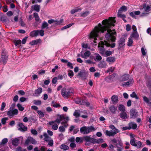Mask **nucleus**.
<instances>
[{
  "label": "nucleus",
  "mask_w": 151,
  "mask_h": 151,
  "mask_svg": "<svg viewBox=\"0 0 151 151\" xmlns=\"http://www.w3.org/2000/svg\"><path fill=\"white\" fill-rule=\"evenodd\" d=\"M114 17H110L108 19L104 20L102 22V24L99 23L98 26H96L94 29L90 34V38H94V42H96V38L98 37L99 33H104V31H107V32L105 35V38L107 40H104V42L101 41L99 44L98 47L99 50V53L103 55L105 51L104 47V45L106 47H111V48L115 47V44L114 43L111 44V42L115 41L116 38L115 35L116 32L114 30H111L110 28L112 26H114V24L116 22Z\"/></svg>",
  "instance_id": "obj_1"
},
{
  "label": "nucleus",
  "mask_w": 151,
  "mask_h": 151,
  "mask_svg": "<svg viewBox=\"0 0 151 151\" xmlns=\"http://www.w3.org/2000/svg\"><path fill=\"white\" fill-rule=\"evenodd\" d=\"M109 127L112 129V130L109 131L106 130V131L105 133L107 136L109 137L113 136L120 132L119 130L116 128L113 125H110Z\"/></svg>",
  "instance_id": "obj_2"
},
{
  "label": "nucleus",
  "mask_w": 151,
  "mask_h": 151,
  "mask_svg": "<svg viewBox=\"0 0 151 151\" xmlns=\"http://www.w3.org/2000/svg\"><path fill=\"white\" fill-rule=\"evenodd\" d=\"M96 129L93 126L86 127L84 126L80 129V131L81 133L86 134L91 132H93Z\"/></svg>",
  "instance_id": "obj_3"
},
{
  "label": "nucleus",
  "mask_w": 151,
  "mask_h": 151,
  "mask_svg": "<svg viewBox=\"0 0 151 151\" xmlns=\"http://www.w3.org/2000/svg\"><path fill=\"white\" fill-rule=\"evenodd\" d=\"M69 120V118L68 116L65 117L63 115H61L58 117L54 121L55 123L57 122L60 123L61 122L62 123L65 124L67 123Z\"/></svg>",
  "instance_id": "obj_4"
},
{
  "label": "nucleus",
  "mask_w": 151,
  "mask_h": 151,
  "mask_svg": "<svg viewBox=\"0 0 151 151\" xmlns=\"http://www.w3.org/2000/svg\"><path fill=\"white\" fill-rule=\"evenodd\" d=\"M61 93L63 97L66 98L72 95L73 93L70 90L64 88L62 89L61 91Z\"/></svg>",
  "instance_id": "obj_5"
},
{
  "label": "nucleus",
  "mask_w": 151,
  "mask_h": 151,
  "mask_svg": "<svg viewBox=\"0 0 151 151\" xmlns=\"http://www.w3.org/2000/svg\"><path fill=\"white\" fill-rule=\"evenodd\" d=\"M131 144L133 146L136 147L137 148H140L141 147L142 143L140 141H136L134 139H131L130 141Z\"/></svg>",
  "instance_id": "obj_6"
},
{
  "label": "nucleus",
  "mask_w": 151,
  "mask_h": 151,
  "mask_svg": "<svg viewBox=\"0 0 151 151\" xmlns=\"http://www.w3.org/2000/svg\"><path fill=\"white\" fill-rule=\"evenodd\" d=\"M18 113V110L16 109H10L7 111V115L10 117H12L14 115H17Z\"/></svg>",
  "instance_id": "obj_7"
},
{
  "label": "nucleus",
  "mask_w": 151,
  "mask_h": 151,
  "mask_svg": "<svg viewBox=\"0 0 151 151\" xmlns=\"http://www.w3.org/2000/svg\"><path fill=\"white\" fill-rule=\"evenodd\" d=\"M133 79L132 78H130L127 82L123 83L122 86L123 87H129L131 86L133 83Z\"/></svg>",
  "instance_id": "obj_8"
},
{
  "label": "nucleus",
  "mask_w": 151,
  "mask_h": 151,
  "mask_svg": "<svg viewBox=\"0 0 151 151\" xmlns=\"http://www.w3.org/2000/svg\"><path fill=\"white\" fill-rule=\"evenodd\" d=\"M90 55L91 52L90 51H86L84 53H83L82 51L81 52V57L85 59H87Z\"/></svg>",
  "instance_id": "obj_9"
},
{
  "label": "nucleus",
  "mask_w": 151,
  "mask_h": 151,
  "mask_svg": "<svg viewBox=\"0 0 151 151\" xmlns=\"http://www.w3.org/2000/svg\"><path fill=\"white\" fill-rule=\"evenodd\" d=\"M18 126L19 127L18 130L24 132L26 131L27 129V127H25L22 123L19 124Z\"/></svg>",
  "instance_id": "obj_10"
},
{
  "label": "nucleus",
  "mask_w": 151,
  "mask_h": 151,
  "mask_svg": "<svg viewBox=\"0 0 151 151\" xmlns=\"http://www.w3.org/2000/svg\"><path fill=\"white\" fill-rule=\"evenodd\" d=\"M62 22V20H60L59 21H58L52 19H49L48 21V22L49 24L54 23L56 25L60 24Z\"/></svg>",
  "instance_id": "obj_11"
},
{
  "label": "nucleus",
  "mask_w": 151,
  "mask_h": 151,
  "mask_svg": "<svg viewBox=\"0 0 151 151\" xmlns=\"http://www.w3.org/2000/svg\"><path fill=\"white\" fill-rule=\"evenodd\" d=\"M130 37L136 40H138L139 38V35L137 32H132Z\"/></svg>",
  "instance_id": "obj_12"
},
{
  "label": "nucleus",
  "mask_w": 151,
  "mask_h": 151,
  "mask_svg": "<svg viewBox=\"0 0 151 151\" xmlns=\"http://www.w3.org/2000/svg\"><path fill=\"white\" fill-rule=\"evenodd\" d=\"M107 65L105 62L101 61L98 65V67L100 68H105L107 67Z\"/></svg>",
  "instance_id": "obj_13"
},
{
  "label": "nucleus",
  "mask_w": 151,
  "mask_h": 151,
  "mask_svg": "<svg viewBox=\"0 0 151 151\" xmlns=\"http://www.w3.org/2000/svg\"><path fill=\"white\" fill-rule=\"evenodd\" d=\"M130 114L131 118H135L137 117L138 116L137 113L136 112L134 109H131L130 111Z\"/></svg>",
  "instance_id": "obj_14"
},
{
  "label": "nucleus",
  "mask_w": 151,
  "mask_h": 151,
  "mask_svg": "<svg viewBox=\"0 0 151 151\" xmlns=\"http://www.w3.org/2000/svg\"><path fill=\"white\" fill-rule=\"evenodd\" d=\"M1 56V59L0 60V62L3 61L4 63H5L7 60L8 56L4 52L2 53Z\"/></svg>",
  "instance_id": "obj_15"
},
{
  "label": "nucleus",
  "mask_w": 151,
  "mask_h": 151,
  "mask_svg": "<svg viewBox=\"0 0 151 151\" xmlns=\"http://www.w3.org/2000/svg\"><path fill=\"white\" fill-rule=\"evenodd\" d=\"M49 124L52 126V128L54 130H56L58 128V125L55 123L54 122L52 121L49 122Z\"/></svg>",
  "instance_id": "obj_16"
},
{
  "label": "nucleus",
  "mask_w": 151,
  "mask_h": 151,
  "mask_svg": "<svg viewBox=\"0 0 151 151\" xmlns=\"http://www.w3.org/2000/svg\"><path fill=\"white\" fill-rule=\"evenodd\" d=\"M118 96L116 95H113L111 98L112 103L114 104H117L118 101Z\"/></svg>",
  "instance_id": "obj_17"
},
{
  "label": "nucleus",
  "mask_w": 151,
  "mask_h": 151,
  "mask_svg": "<svg viewBox=\"0 0 151 151\" xmlns=\"http://www.w3.org/2000/svg\"><path fill=\"white\" fill-rule=\"evenodd\" d=\"M42 92V89L41 88H39L36 89L34 94V95L35 96H38Z\"/></svg>",
  "instance_id": "obj_18"
},
{
  "label": "nucleus",
  "mask_w": 151,
  "mask_h": 151,
  "mask_svg": "<svg viewBox=\"0 0 151 151\" xmlns=\"http://www.w3.org/2000/svg\"><path fill=\"white\" fill-rule=\"evenodd\" d=\"M109 109L110 111L113 114H115L116 113L117 109V107L114 106V105H111L109 107Z\"/></svg>",
  "instance_id": "obj_19"
},
{
  "label": "nucleus",
  "mask_w": 151,
  "mask_h": 151,
  "mask_svg": "<svg viewBox=\"0 0 151 151\" xmlns=\"http://www.w3.org/2000/svg\"><path fill=\"white\" fill-rule=\"evenodd\" d=\"M125 40L124 38H121L118 42L119 45L120 47H123L125 45Z\"/></svg>",
  "instance_id": "obj_20"
},
{
  "label": "nucleus",
  "mask_w": 151,
  "mask_h": 151,
  "mask_svg": "<svg viewBox=\"0 0 151 151\" xmlns=\"http://www.w3.org/2000/svg\"><path fill=\"white\" fill-rule=\"evenodd\" d=\"M129 75H125L123 76L120 78V80L122 81H125L128 80L129 78Z\"/></svg>",
  "instance_id": "obj_21"
},
{
  "label": "nucleus",
  "mask_w": 151,
  "mask_h": 151,
  "mask_svg": "<svg viewBox=\"0 0 151 151\" xmlns=\"http://www.w3.org/2000/svg\"><path fill=\"white\" fill-rule=\"evenodd\" d=\"M143 8L146 13H143L141 15V16L145 15V14H147V13L150 11V7L149 6H147L145 7H144Z\"/></svg>",
  "instance_id": "obj_22"
},
{
  "label": "nucleus",
  "mask_w": 151,
  "mask_h": 151,
  "mask_svg": "<svg viewBox=\"0 0 151 151\" xmlns=\"http://www.w3.org/2000/svg\"><path fill=\"white\" fill-rule=\"evenodd\" d=\"M129 126L131 127V129H134L137 128V124L134 122H131L129 123Z\"/></svg>",
  "instance_id": "obj_23"
},
{
  "label": "nucleus",
  "mask_w": 151,
  "mask_h": 151,
  "mask_svg": "<svg viewBox=\"0 0 151 151\" xmlns=\"http://www.w3.org/2000/svg\"><path fill=\"white\" fill-rule=\"evenodd\" d=\"M106 61L110 63L114 62L115 61V58L114 57H108L106 58Z\"/></svg>",
  "instance_id": "obj_24"
},
{
  "label": "nucleus",
  "mask_w": 151,
  "mask_h": 151,
  "mask_svg": "<svg viewBox=\"0 0 151 151\" xmlns=\"http://www.w3.org/2000/svg\"><path fill=\"white\" fill-rule=\"evenodd\" d=\"M30 35L31 37H37L38 35V30H34L31 32L30 33Z\"/></svg>",
  "instance_id": "obj_25"
},
{
  "label": "nucleus",
  "mask_w": 151,
  "mask_h": 151,
  "mask_svg": "<svg viewBox=\"0 0 151 151\" xmlns=\"http://www.w3.org/2000/svg\"><path fill=\"white\" fill-rule=\"evenodd\" d=\"M121 118L123 119H126L128 118V116L126 112H122L120 114Z\"/></svg>",
  "instance_id": "obj_26"
},
{
  "label": "nucleus",
  "mask_w": 151,
  "mask_h": 151,
  "mask_svg": "<svg viewBox=\"0 0 151 151\" xmlns=\"http://www.w3.org/2000/svg\"><path fill=\"white\" fill-rule=\"evenodd\" d=\"M41 42V40L39 39L32 41L30 42L29 44L31 45H36L38 43H40Z\"/></svg>",
  "instance_id": "obj_27"
},
{
  "label": "nucleus",
  "mask_w": 151,
  "mask_h": 151,
  "mask_svg": "<svg viewBox=\"0 0 151 151\" xmlns=\"http://www.w3.org/2000/svg\"><path fill=\"white\" fill-rule=\"evenodd\" d=\"M19 139L17 138H15L12 141V143L13 145L17 146L19 143Z\"/></svg>",
  "instance_id": "obj_28"
},
{
  "label": "nucleus",
  "mask_w": 151,
  "mask_h": 151,
  "mask_svg": "<svg viewBox=\"0 0 151 151\" xmlns=\"http://www.w3.org/2000/svg\"><path fill=\"white\" fill-rule=\"evenodd\" d=\"M48 24L47 22L45 21H44L43 22L42 24L41 28L42 29H44L45 28H48Z\"/></svg>",
  "instance_id": "obj_29"
},
{
  "label": "nucleus",
  "mask_w": 151,
  "mask_h": 151,
  "mask_svg": "<svg viewBox=\"0 0 151 151\" xmlns=\"http://www.w3.org/2000/svg\"><path fill=\"white\" fill-rule=\"evenodd\" d=\"M121 13V12H118L117 14L118 17L121 18L125 22H126V21L124 19V18L126 17V16L124 14H122Z\"/></svg>",
  "instance_id": "obj_30"
},
{
  "label": "nucleus",
  "mask_w": 151,
  "mask_h": 151,
  "mask_svg": "<svg viewBox=\"0 0 151 151\" xmlns=\"http://www.w3.org/2000/svg\"><path fill=\"white\" fill-rule=\"evenodd\" d=\"M94 55L95 56L96 58L94 59L95 61L98 60L100 61L102 59L101 57L98 53H95Z\"/></svg>",
  "instance_id": "obj_31"
},
{
  "label": "nucleus",
  "mask_w": 151,
  "mask_h": 151,
  "mask_svg": "<svg viewBox=\"0 0 151 151\" xmlns=\"http://www.w3.org/2000/svg\"><path fill=\"white\" fill-rule=\"evenodd\" d=\"M89 14V12L88 11L81 13L80 14V16L83 17H85L87 16Z\"/></svg>",
  "instance_id": "obj_32"
},
{
  "label": "nucleus",
  "mask_w": 151,
  "mask_h": 151,
  "mask_svg": "<svg viewBox=\"0 0 151 151\" xmlns=\"http://www.w3.org/2000/svg\"><path fill=\"white\" fill-rule=\"evenodd\" d=\"M133 43L132 38L129 37L128 38V42H127V45L129 46H131L132 45Z\"/></svg>",
  "instance_id": "obj_33"
},
{
  "label": "nucleus",
  "mask_w": 151,
  "mask_h": 151,
  "mask_svg": "<svg viewBox=\"0 0 151 151\" xmlns=\"http://www.w3.org/2000/svg\"><path fill=\"white\" fill-rule=\"evenodd\" d=\"M118 109L119 110L122 112H124L125 110L124 106L122 104H120L119 105Z\"/></svg>",
  "instance_id": "obj_34"
},
{
  "label": "nucleus",
  "mask_w": 151,
  "mask_h": 151,
  "mask_svg": "<svg viewBox=\"0 0 151 151\" xmlns=\"http://www.w3.org/2000/svg\"><path fill=\"white\" fill-rule=\"evenodd\" d=\"M34 10L37 12H39L40 9V6L38 5H34L32 6Z\"/></svg>",
  "instance_id": "obj_35"
},
{
  "label": "nucleus",
  "mask_w": 151,
  "mask_h": 151,
  "mask_svg": "<svg viewBox=\"0 0 151 151\" xmlns=\"http://www.w3.org/2000/svg\"><path fill=\"white\" fill-rule=\"evenodd\" d=\"M30 140V143H32V144H35L36 143V140L33 139V138L31 137H29L27 138V141L28 140Z\"/></svg>",
  "instance_id": "obj_36"
},
{
  "label": "nucleus",
  "mask_w": 151,
  "mask_h": 151,
  "mask_svg": "<svg viewBox=\"0 0 151 151\" xmlns=\"http://www.w3.org/2000/svg\"><path fill=\"white\" fill-rule=\"evenodd\" d=\"M43 136L45 137L44 139L45 141L47 142L50 140V137L46 133H44Z\"/></svg>",
  "instance_id": "obj_37"
},
{
  "label": "nucleus",
  "mask_w": 151,
  "mask_h": 151,
  "mask_svg": "<svg viewBox=\"0 0 151 151\" xmlns=\"http://www.w3.org/2000/svg\"><path fill=\"white\" fill-rule=\"evenodd\" d=\"M127 10L126 6H123L121 7L120 9H119L118 12H121L122 11L125 12Z\"/></svg>",
  "instance_id": "obj_38"
},
{
  "label": "nucleus",
  "mask_w": 151,
  "mask_h": 151,
  "mask_svg": "<svg viewBox=\"0 0 151 151\" xmlns=\"http://www.w3.org/2000/svg\"><path fill=\"white\" fill-rule=\"evenodd\" d=\"M111 52L110 51H105L103 55V56H107L110 55L111 54Z\"/></svg>",
  "instance_id": "obj_39"
},
{
  "label": "nucleus",
  "mask_w": 151,
  "mask_h": 151,
  "mask_svg": "<svg viewBox=\"0 0 151 151\" xmlns=\"http://www.w3.org/2000/svg\"><path fill=\"white\" fill-rule=\"evenodd\" d=\"M33 15L34 17L35 18V20L37 22H38L40 20V18L37 13H35L33 14Z\"/></svg>",
  "instance_id": "obj_40"
},
{
  "label": "nucleus",
  "mask_w": 151,
  "mask_h": 151,
  "mask_svg": "<svg viewBox=\"0 0 151 151\" xmlns=\"http://www.w3.org/2000/svg\"><path fill=\"white\" fill-rule=\"evenodd\" d=\"M144 101L148 105H150V102L148 98L145 96H144L143 97Z\"/></svg>",
  "instance_id": "obj_41"
},
{
  "label": "nucleus",
  "mask_w": 151,
  "mask_h": 151,
  "mask_svg": "<svg viewBox=\"0 0 151 151\" xmlns=\"http://www.w3.org/2000/svg\"><path fill=\"white\" fill-rule=\"evenodd\" d=\"M60 148L62 149L67 150L69 149V147L67 145L64 144H62L60 146Z\"/></svg>",
  "instance_id": "obj_42"
},
{
  "label": "nucleus",
  "mask_w": 151,
  "mask_h": 151,
  "mask_svg": "<svg viewBox=\"0 0 151 151\" xmlns=\"http://www.w3.org/2000/svg\"><path fill=\"white\" fill-rule=\"evenodd\" d=\"M38 35H40L41 36H43L44 35V31L42 29L41 30H38Z\"/></svg>",
  "instance_id": "obj_43"
},
{
  "label": "nucleus",
  "mask_w": 151,
  "mask_h": 151,
  "mask_svg": "<svg viewBox=\"0 0 151 151\" xmlns=\"http://www.w3.org/2000/svg\"><path fill=\"white\" fill-rule=\"evenodd\" d=\"M8 142V139L6 138H4L2 139L0 143V146H2V145H4L6 143Z\"/></svg>",
  "instance_id": "obj_44"
},
{
  "label": "nucleus",
  "mask_w": 151,
  "mask_h": 151,
  "mask_svg": "<svg viewBox=\"0 0 151 151\" xmlns=\"http://www.w3.org/2000/svg\"><path fill=\"white\" fill-rule=\"evenodd\" d=\"M17 106L19 110L22 111L24 110V107H22L20 104H18Z\"/></svg>",
  "instance_id": "obj_45"
},
{
  "label": "nucleus",
  "mask_w": 151,
  "mask_h": 151,
  "mask_svg": "<svg viewBox=\"0 0 151 151\" xmlns=\"http://www.w3.org/2000/svg\"><path fill=\"white\" fill-rule=\"evenodd\" d=\"M104 142L103 140L102 139H95V143H99L103 142Z\"/></svg>",
  "instance_id": "obj_46"
},
{
  "label": "nucleus",
  "mask_w": 151,
  "mask_h": 151,
  "mask_svg": "<svg viewBox=\"0 0 151 151\" xmlns=\"http://www.w3.org/2000/svg\"><path fill=\"white\" fill-rule=\"evenodd\" d=\"M73 24V23L70 24H68V25H67L64 26V27H62L61 28V29L62 30H63V29L68 28L70 27L71 26H72Z\"/></svg>",
  "instance_id": "obj_47"
},
{
  "label": "nucleus",
  "mask_w": 151,
  "mask_h": 151,
  "mask_svg": "<svg viewBox=\"0 0 151 151\" xmlns=\"http://www.w3.org/2000/svg\"><path fill=\"white\" fill-rule=\"evenodd\" d=\"M8 119V118L7 117H4L3 118L1 119V123L3 124H5L6 122V121Z\"/></svg>",
  "instance_id": "obj_48"
},
{
  "label": "nucleus",
  "mask_w": 151,
  "mask_h": 151,
  "mask_svg": "<svg viewBox=\"0 0 151 151\" xmlns=\"http://www.w3.org/2000/svg\"><path fill=\"white\" fill-rule=\"evenodd\" d=\"M37 112L41 117H43L44 116L43 113L41 111L37 110Z\"/></svg>",
  "instance_id": "obj_49"
},
{
  "label": "nucleus",
  "mask_w": 151,
  "mask_h": 151,
  "mask_svg": "<svg viewBox=\"0 0 151 151\" xmlns=\"http://www.w3.org/2000/svg\"><path fill=\"white\" fill-rule=\"evenodd\" d=\"M59 131L61 132H64L65 130V129L64 127L63 126H60L59 128Z\"/></svg>",
  "instance_id": "obj_50"
},
{
  "label": "nucleus",
  "mask_w": 151,
  "mask_h": 151,
  "mask_svg": "<svg viewBox=\"0 0 151 151\" xmlns=\"http://www.w3.org/2000/svg\"><path fill=\"white\" fill-rule=\"evenodd\" d=\"M130 96L131 97L134 98L136 99H138V97L136 94L134 92H133L130 95Z\"/></svg>",
  "instance_id": "obj_51"
},
{
  "label": "nucleus",
  "mask_w": 151,
  "mask_h": 151,
  "mask_svg": "<svg viewBox=\"0 0 151 151\" xmlns=\"http://www.w3.org/2000/svg\"><path fill=\"white\" fill-rule=\"evenodd\" d=\"M82 47L83 48H84L90 49L88 44L86 43H83L82 44Z\"/></svg>",
  "instance_id": "obj_52"
},
{
  "label": "nucleus",
  "mask_w": 151,
  "mask_h": 151,
  "mask_svg": "<svg viewBox=\"0 0 151 151\" xmlns=\"http://www.w3.org/2000/svg\"><path fill=\"white\" fill-rule=\"evenodd\" d=\"M76 142L81 143L82 142V138L79 137H77L76 138Z\"/></svg>",
  "instance_id": "obj_53"
},
{
  "label": "nucleus",
  "mask_w": 151,
  "mask_h": 151,
  "mask_svg": "<svg viewBox=\"0 0 151 151\" xmlns=\"http://www.w3.org/2000/svg\"><path fill=\"white\" fill-rule=\"evenodd\" d=\"M114 70V68L112 67H110L108 69L106 72L109 73V72H112Z\"/></svg>",
  "instance_id": "obj_54"
},
{
  "label": "nucleus",
  "mask_w": 151,
  "mask_h": 151,
  "mask_svg": "<svg viewBox=\"0 0 151 151\" xmlns=\"http://www.w3.org/2000/svg\"><path fill=\"white\" fill-rule=\"evenodd\" d=\"M68 75L70 77H71L73 76V71L71 70H70L68 73Z\"/></svg>",
  "instance_id": "obj_55"
},
{
  "label": "nucleus",
  "mask_w": 151,
  "mask_h": 151,
  "mask_svg": "<svg viewBox=\"0 0 151 151\" xmlns=\"http://www.w3.org/2000/svg\"><path fill=\"white\" fill-rule=\"evenodd\" d=\"M131 29V26L130 25L128 24L126 25V30L127 31H130Z\"/></svg>",
  "instance_id": "obj_56"
},
{
  "label": "nucleus",
  "mask_w": 151,
  "mask_h": 151,
  "mask_svg": "<svg viewBox=\"0 0 151 151\" xmlns=\"http://www.w3.org/2000/svg\"><path fill=\"white\" fill-rule=\"evenodd\" d=\"M141 52L142 55L143 56H145L146 55V52L145 48L143 47H142L141 49Z\"/></svg>",
  "instance_id": "obj_57"
},
{
  "label": "nucleus",
  "mask_w": 151,
  "mask_h": 151,
  "mask_svg": "<svg viewBox=\"0 0 151 151\" xmlns=\"http://www.w3.org/2000/svg\"><path fill=\"white\" fill-rule=\"evenodd\" d=\"M88 142H91V143H92L93 144H95V139H94L93 138L90 137L89 138Z\"/></svg>",
  "instance_id": "obj_58"
},
{
  "label": "nucleus",
  "mask_w": 151,
  "mask_h": 151,
  "mask_svg": "<svg viewBox=\"0 0 151 151\" xmlns=\"http://www.w3.org/2000/svg\"><path fill=\"white\" fill-rule=\"evenodd\" d=\"M6 106V104L4 102H3L1 105V111H3L4 109V107Z\"/></svg>",
  "instance_id": "obj_59"
},
{
  "label": "nucleus",
  "mask_w": 151,
  "mask_h": 151,
  "mask_svg": "<svg viewBox=\"0 0 151 151\" xmlns=\"http://www.w3.org/2000/svg\"><path fill=\"white\" fill-rule=\"evenodd\" d=\"M58 78L56 77L54 78L52 80V82L54 84H55L58 80Z\"/></svg>",
  "instance_id": "obj_60"
},
{
  "label": "nucleus",
  "mask_w": 151,
  "mask_h": 151,
  "mask_svg": "<svg viewBox=\"0 0 151 151\" xmlns=\"http://www.w3.org/2000/svg\"><path fill=\"white\" fill-rule=\"evenodd\" d=\"M67 65L71 69H73V64L70 62H68Z\"/></svg>",
  "instance_id": "obj_61"
},
{
  "label": "nucleus",
  "mask_w": 151,
  "mask_h": 151,
  "mask_svg": "<svg viewBox=\"0 0 151 151\" xmlns=\"http://www.w3.org/2000/svg\"><path fill=\"white\" fill-rule=\"evenodd\" d=\"M73 115L76 117H78L80 116V114L78 112V111H76L74 112Z\"/></svg>",
  "instance_id": "obj_62"
},
{
  "label": "nucleus",
  "mask_w": 151,
  "mask_h": 151,
  "mask_svg": "<svg viewBox=\"0 0 151 151\" xmlns=\"http://www.w3.org/2000/svg\"><path fill=\"white\" fill-rule=\"evenodd\" d=\"M132 29L133 30V32H137V27L135 26L134 25H132Z\"/></svg>",
  "instance_id": "obj_63"
},
{
  "label": "nucleus",
  "mask_w": 151,
  "mask_h": 151,
  "mask_svg": "<svg viewBox=\"0 0 151 151\" xmlns=\"http://www.w3.org/2000/svg\"><path fill=\"white\" fill-rule=\"evenodd\" d=\"M31 132L34 135H36L37 134V131L35 129H32L31 130Z\"/></svg>",
  "instance_id": "obj_64"
}]
</instances>
